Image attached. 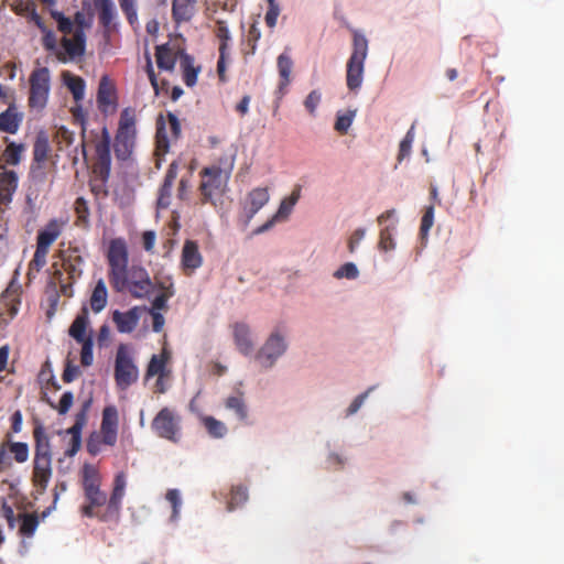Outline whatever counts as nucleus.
<instances>
[{
	"mask_svg": "<svg viewBox=\"0 0 564 564\" xmlns=\"http://www.w3.org/2000/svg\"><path fill=\"white\" fill-rule=\"evenodd\" d=\"M270 194L265 187L253 188L246 198L243 215L246 224H249L254 215L269 202Z\"/></svg>",
	"mask_w": 564,
	"mask_h": 564,
	"instance_id": "obj_14",
	"label": "nucleus"
},
{
	"mask_svg": "<svg viewBox=\"0 0 564 564\" xmlns=\"http://www.w3.org/2000/svg\"><path fill=\"white\" fill-rule=\"evenodd\" d=\"M42 399L43 401L48 403L51 408L56 409L58 413L62 415L66 414L69 411L74 402V395L70 391L63 393L57 405L48 398L47 393L45 392L43 393Z\"/></svg>",
	"mask_w": 564,
	"mask_h": 564,
	"instance_id": "obj_36",
	"label": "nucleus"
},
{
	"mask_svg": "<svg viewBox=\"0 0 564 564\" xmlns=\"http://www.w3.org/2000/svg\"><path fill=\"white\" fill-rule=\"evenodd\" d=\"M37 522L32 517H25L21 524V532L24 534H32L36 529Z\"/></svg>",
	"mask_w": 564,
	"mask_h": 564,
	"instance_id": "obj_64",
	"label": "nucleus"
},
{
	"mask_svg": "<svg viewBox=\"0 0 564 564\" xmlns=\"http://www.w3.org/2000/svg\"><path fill=\"white\" fill-rule=\"evenodd\" d=\"M147 311V306H134L126 312L116 310L112 312V322L119 333L130 334L137 328L142 315Z\"/></svg>",
	"mask_w": 564,
	"mask_h": 564,
	"instance_id": "obj_12",
	"label": "nucleus"
},
{
	"mask_svg": "<svg viewBox=\"0 0 564 564\" xmlns=\"http://www.w3.org/2000/svg\"><path fill=\"white\" fill-rule=\"evenodd\" d=\"M322 101V91L319 89L312 90L304 99V107L312 117H316L317 108Z\"/></svg>",
	"mask_w": 564,
	"mask_h": 564,
	"instance_id": "obj_42",
	"label": "nucleus"
},
{
	"mask_svg": "<svg viewBox=\"0 0 564 564\" xmlns=\"http://www.w3.org/2000/svg\"><path fill=\"white\" fill-rule=\"evenodd\" d=\"M226 48H227V44L224 41L219 47L220 56H219V61L217 64V72H218V76L221 82L226 80V57H227Z\"/></svg>",
	"mask_w": 564,
	"mask_h": 564,
	"instance_id": "obj_55",
	"label": "nucleus"
},
{
	"mask_svg": "<svg viewBox=\"0 0 564 564\" xmlns=\"http://www.w3.org/2000/svg\"><path fill=\"white\" fill-rule=\"evenodd\" d=\"M30 106L42 110L48 100L51 89V74L48 68L40 67L30 76Z\"/></svg>",
	"mask_w": 564,
	"mask_h": 564,
	"instance_id": "obj_7",
	"label": "nucleus"
},
{
	"mask_svg": "<svg viewBox=\"0 0 564 564\" xmlns=\"http://www.w3.org/2000/svg\"><path fill=\"white\" fill-rule=\"evenodd\" d=\"M70 436L69 447L66 449V455L74 456L80 448L82 435L80 434H68Z\"/></svg>",
	"mask_w": 564,
	"mask_h": 564,
	"instance_id": "obj_60",
	"label": "nucleus"
},
{
	"mask_svg": "<svg viewBox=\"0 0 564 564\" xmlns=\"http://www.w3.org/2000/svg\"><path fill=\"white\" fill-rule=\"evenodd\" d=\"M122 11L126 13L129 22L133 24L138 20L135 0H118Z\"/></svg>",
	"mask_w": 564,
	"mask_h": 564,
	"instance_id": "obj_51",
	"label": "nucleus"
},
{
	"mask_svg": "<svg viewBox=\"0 0 564 564\" xmlns=\"http://www.w3.org/2000/svg\"><path fill=\"white\" fill-rule=\"evenodd\" d=\"M10 452L18 463H25L29 458V447L25 443H11Z\"/></svg>",
	"mask_w": 564,
	"mask_h": 564,
	"instance_id": "obj_50",
	"label": "nucleus"
},
{
	"mask_svg": "<svg viewBox=\"0 0 564 564\" xmlns=\"http://www.w3.org/2000/svg\"><path fill=\"white\" fill-rule=\"evenodd\" d=\"M121 281L120 285L111 283L112 288L118 292L128 291L135 299L145 297L153 290V283L148 271L139 265L127 268L122 272Z\"/></svg>",
	"mask_w": 564,
	"mask_h": 564,
	"instance_id": "obj_4",
	"label": "nucleus"
},
{
	"mask_svg": "<svg viewBox=\"0 0 564 564\" xmlns=\"http://www.w3.org/2000/svg\"><path fill=\"white\" fill-rule=\"evenodd\" d=\"M182 267L187 274L193 273L195 270L200 268L203 263V257L199 252L198 246L192 240H186L182 250Z\"/></svg>",
	"mask_w": 564,
	"mask_h": 564,
	"instance_id": "obj_18",
	"label": "nucleus"
},
{
	"mask_svg": "<svg viewBox=\"0 0 564 564\" xmlns=\"http://www.w3.org/2000/svg\"><path fill=\"white\" fill-rule=\"evenodd\" d=\"M126 485H127V481H126L124 475L119 474L116 477L115 488H113V492H112V496L110 499V506L113 507L115 509H118V507L120 505V501L124 495Z\"/></svg>",
	"mask_w": 564,
	"mask_h": 564,
	"instance_id": "obj_41",
	"label": "nucleus"
},
{
	"mask_svg": "<svg viewBox=\"0 0 564 564\" xmlns=\"http://www.w3.org/2000/svg\"><path fill=\"white\" fill-rule=\"evenodd\" d=\"M87 408H88V403L85 405L84 410H82L80 412H78L76 414L75 424L65 431L66 434H80L82 435V430L87 422V417H86V409Z\"/></svg>",
	"mask_w": 564,
	"mask_h": 564,
	"instance_id": "obj_52",
	"label": "nucleus"
},
{
	"mask_svg": "<svg viewBox=\"0 0 564 564\" xmlns=\"http://www.w3.org/2000/svg\"><path fill=\"white\" fill-rule=\"evenodd\" d=\"M73 22L75 26L74 36H63L62 44L64 48L58 52V61L64 64L76 62L85 54V29L89 26V22L82 12H77L75 14V20Z\"/></svg>",
	"mask_w": 564,
	"mask_h": 564,
	"instance_id": "obj_3",
	"label": "nucleus"
},
{
	"mask_svg": "<svg viewBox=\"0 0 564 564\" xmlns=\"http://www.w3.org/2000/svg\"><path fill=\"white\" fill-rule=\"evenodd\" d=\"M110 142V134L108 130L104 128L100 135L96 138L97 162L95 166V173L104 181L108 178L111 169Z\"/></svg>",
	"mask_w": 564,
	"mask_h": 564,
	"instance_id": "obj_9",
	"label": "nucleus"
},
{
	"mask_svg": "<svg viewBox=\"0 0 564 564\" xmlns=\"http://www.w3.org/2000/svg\"><path fill=\"white\" fill-rule=\"evenodd\" d=\"M119 129L134 130V119L128 110L121 113Z\"/></svg>",
	"mask_w": 564,
	"mask_h": 564,
	"instance_id": "obj_63",
	"label": "nucleus"
},
{
	"mask_svg": "<svg viewBox=\"0 0 564 564\" xmlns=\"http://www.w3.org/2000/svg\"><path fill=\"white\" fill-rule=\"evenodd\" d=\"M196 0H173L172 13L174 20L180 23L188 21L195 12Z\"/></svg>",
	"mask_w": 564,
	"mask_h": 564,
	"instance_id": "obj_26",
	"label": "nucleus"
},
{
	"mask_svg": "<svg viewBox=\"0 0 564 564\" xmlns=\"http://www.w3.org/2000/svg\"><path fill=\"white\" fill-rule=\"evenodd\" d=\"M64 85L70 90L76 101H80L85 96V82L83 78L73 75L66 70L62 74Z\"/></svg>",
	"mask_w": 564,
	"mask_h": 564,
	"instance_id": "obj_29",
	"label": "nucleus"
},
{
	"mask_svg": "<svg viewBox=\"0 0 564 564\" xmlns=\"http://www.w3.org/2000/svg\"><path fill=\"white\" fill-rule=\"evenodd\" d=\"M50 151L48 142L45 138H37L34 144V160L36 162H43L46 160Z\"/></svg>",
	"mask_w": 564,
	"mask_h": 564,
	"instance_id": "obj_48",
	"label": "nucleus"
},
{
	"mask_svg": "<svg viewBox=\"0 0 564 564\" xmlns=\"http://www.w3.org/2000/svg\"><path fill=\"white\" fill-rule=\"evenodd\" d=\"M290 330L286 325L278 324L268 333L263 344L256 352L254 359L262 369H272L290 346Z\"/></svg>",
	"mask_w": 564,
	"mask_h": 564,
	"instance_id": "obj_2",
	"label": "nucleus"
},
{
	"mask_svg": "<svg viewBox=\"0 0 564 564\" xmlns=\"http://www.w3.org/2000/svg\"><path fill=\"white\" fill-rule=\"evenodd\" d=\"M10 7L12 10L21 15H26L29 12H31L34 8V0H9Z\"/></svg>",
	"mask_w": 564,
	"mask_h": 564,
	"instance_id": "obj_49",
	"label": "nucleus"
},
{
	"mask_svg": "<svg viewBox=\"0 0 564 564\" xmlns=\"http://www.w3.org/2000/svg\"><path fill=\"white\" fill-rule=\"evenodd\" d=\"M95 4L97 9L100 11V20L107 25L109 24L115 17V4L111 0H96Z\"/></svg>",
	"mask_w": 564,
	"mask_h": 564,
	"instance_id": "obj_40",
	"label": "nucleus"
},
{
	"mask_svg": "<svg viewBox=\"0 0 564 564\" xmlns=\"http://www.w3.org/2000/svg\"><path fill=\"white\" fill-rule=\"evenodd\" d=\"M48 251L37 248L34 252L33 259L29 264L28 275L31 276L33 272H39L46 264V257Z\"/></svg>",
	"mask_w": 564,
	"mask_h": 564,
	"instance_id": "obj_44",
	"label": "nucleus"
},
{
	"mask_svg": "<svg viewBox=\"0 0 564 564\" xmlns=\"http://www.w3.org/2000/svg\"><path fill=\"white\" fill-rule=\"evenodd\" d=\"M231 334L237 350L249 356L254 350V338L251 327L246 323H235L231 325Z\"/></svg>",
	"mask_w": 564,
	"mask_h": 564,
	"instance_id": "obj_13",
	"label": "nucleus"
},
{
	"mask_svg": "<svg viewBox=\"0 0 564 564\" xmlns=\"http://www.w3.org/2000/svg\"><path fill=\"white\" fill-rule=\"evenodd\" d=\"M43 33V46L47 50V51H52L55 53L56 55V58L58 59V52H61L64 47H63V44L61 43V45L58 46L57 44V39H56V35L55 33L47 29V30H44Z\"/></svg>",
	"mask_w": 564,
	"mask_h": 564,
	"instance_id": "obj_45",
	"label": "nucleus"
},
{
	"mask_svg": "<svg viewBox=\"0 0 564 564\" xmlns=\"http://www.w3.org/2000/svg\"><path fill=\"white\" fill-rule=\"evenodd\" d=\"M156 64L160 69L172 72L176 62L175 52L167 45H161L156 48Z\"/></svg>",
	"mask_w": 564,
	"mask_h": 564,
	"instance_id": "obj_31",
	"label": "nucleus"
},
{
	"mask_svg": "<svg viewBox=\"0 0 564 564\" xmlns=\"http://www.w3.org/2000/svg\"><path fill=\"white\" fill-rule=\"evenodd\" d=\"M234 169V158L229 156L218 165L205 167L202 172L200 193L205 203L214 206L223 204V196L227 191L228 181Z\"/></svg>",
	"mask_w": 564,
	"mask_h": 564,
	"instance_id": "obj_1",
	"label": "nucleus"
},
{
	"mask_svg": "<svg viewBox=\"0 0 564 564\" xmlns=\"http://www.w3.org/2000/svg\"><path fill=\"white\" fill-rule=\"evenodd\" d=\"M108 303V289L106 282L99 279L90 296V307L95 313H100Z\"/></svg>",
	"mask_w": 564,
	"mask_h": 564,
	"instance_id": "obj_27",
	"label": "nucleus"
},
{
	"mask_svg": "<svg viewBox=\"0 0 564 564\" xmlns=\"http://www.w3.org/2000/svg\"><path fill=\"white\" fill-rule=\"evenodd\" d=\"M66 221L63 219H53L46 224L45 227L39 231L36 247L48 251L50 247L61 236Z\"/></svg>",
	"mask_w": 564,
	"mask_h": 564,
	"instance_id": "obj_17",
	"label": "nucleus"
},
{
	"mask_svg": "<svg viewBox=\"0 0 564 564\" xmlns=\"http://www.w3.org/2000/svg\"><path fill=\"white\" fill-rule=\"evenodd\" d=\"M24 149L23 144H17L14 142L9 143L2 154L3 163L9 165L19 164Z\"/></svg>",
	"mask_w": 564,
	"mask_h": 564,
	"instance_id": "obj_35",
	"label": "nucleus"
},
{
	"mask_svg": "<svg viewBox=\"0 0 564 564\" xmlns=\"http://www.w3.org/2000/svg\"><path fill=\"white\" fill-rule=\"evenodd\" d=\"M23 115L18 111L15 106H9L7 110L0 113V132L14 134L20 128Z\"/></svg>",
	"mask_w": 564,
	"mask_h": 564,
	"instance_id": "obj_22",
	"label": "nucleus"
},
{
	"mask_svg": "<svg viewBox=\"0 0 564 564\" xmlns=\"http://www.w3.org/2000/svg\"><path fill=\"white\" fill-rule=\"evenodd\" d=\"M17 188V173L7 170L4 166H0V204L8 205L12 200V195Z\"/></svg>",
	"mask_w": 564,
	"mask_h": 564,
	"instance_id": "obj_19",
	"label": "nucleus"
},
{
	"mask_svg": "<svg viewBox=\"0 0 564 564\" xmlns=\"http://www.w3.org/2000/svg\"><path fill=\"white\" fill-rule=\"evenodd\" d=\"M156 236L154 231H145L142 236L143 248L148 252H152L155 246Z\"/></svg>",
	"mask_w": 564,
	"mask_h": 564,
	"instance_id": "obj_62",
	"label": "nucleus"
},
{
	"mask_svg": "<svg viewBox=\"0 0 564 564\" xmlns=\"http://www.w3.org/2000/svg\"><path fill=\"white\" fill-rule=\"evenodd\" d=\"M352 119L349 112L347 113H338L337 120L335 122V130L339 133H347L349 127L351 126Z\"/></svg>",
	"mask_w": 564,
	"mask_h": 564,
	"instance_id": "obj_53",
	"label": "nucleus"
},
{
	"mask_svg": "<svg viewBox=\"0 0 564 564\" xmlns=\"http://www.w3.org/2000/svg\"><path fill=\"white\" fill-rule=\"evenodd\" d=\"M100 478L97 468L94 465L85 464L83 467L84 487L99 485Z\"/></svg>",
	"mask_w": 564,
	"mask_h": 564,
	"instance_id": "obj_46",
	"label": "nucleus"
},
{
	"mask_svg": "<svg viewBox=\"0 0 564 564\" xmlns=\"http://www.w3.org/2000/svg\"><path fill=\"white\" fill-rule=\"evenodd\" d=\"M118 412L115 406H107L102 413L100 436L106 445H113L117 441Z\"/></svg>",
	"mask_w": 564,
	"mask_h": 564,
	"instance_id": "obj_15",
	"label": "nucleus"
},
{
	"mask_svg": "<svg viewBox=\"0 0 564 564\" xmlns=\"http://www.w3.org/2000/svg\"><path fill=\"white\" fill-rule=\"evenodd\" d=\"M19 311V301L14 291L7 289L0 297V323L8 324Z\"/></svg>",
	"mask_w": 564,
	"mask_h": 564,
	"instance_id": "obj_20",
	"label": "nucleus"
},
{
	"mask_svg": "<svg viewBox=\"0 0 564 564\" xmlns=\"http://www.w3.org/2000/svg\"><path fill=\"white\" fill-rule=\"evenodd\" d=\"M166 500L171 503L172 516L171 520H176L180 516V508L182 506V499L177 489H171L166 492Z\"/></svg>",
	"mask_w": 564,
	"mask_h": 564,
	"instance_id": "obj_47",
	"label": "nucleus"
},
{
	"mask_svg": "<svg viewBox=\"0 0 564 564\" xmlns=\"http://www.w3.org/2000/svg\"><path fill=\"white\" fill-rule=\"evenodd\" d=\"M53 475L52 459H34L32 481L40 494H44Z\"/></svg>",
	"mask_w": 564,
	"mask_h": 564,
	"instance_id": "obj_16",
	"label": "nucleus"
},
{
	"mask_svg": "<svg viewBox=\"0 0 564 564\" xmlns=\"http://www.w3.org/2000/svg\"><path fill=\"white\" fill-rule=\"evenodd\" d=\"M84 489L86 498L89 501V505L84 507V513L90 517L93 514L91 509L94 507L102 506L106 502L107 497L99 490V485L84 487Z\"/></svg>",
	"mask_w": 564,
	"mask_h": 564,
	"instance_id": "obj_33",
	"label": "nucleus"
},
{
	"mask_svg": "<svg viewBox=\"0 0 564 564\" xmlns=\"http://www.w3.org/2000/svg\"><path fill=\"white\" fill-rule=\"evenodd\" d=\"M147 312H149L152 316V329L155 333H160L165 324L164 316L162 315L161 312H156L155 310H148Z\"/></svg>",
	"mask_w": 564,
	"mask_h": 564,
	"instance_id": "obj_58",
	"label": "nucleus"
},
{
	"mask_svg": "<svg viewBox=\"0 0 564 564\" xmlns=\"http://www.w3.org/2000/svg\"><path fill=\"white\" fill-rule=\"evenodd\" d=\"M293 59L290 54L286 52L281 53L276 57V68L279 73V85H278V91L283 95L284 89L291 84L292 82V69H293Z\"/></svg>",
	"mask_w": 564,
	"mask_h": 564,
	"instance_id": "obj_21",
	"label": "nucleus"
},
{
	"mask_svg": "<svg viewBox=\"0 0 564 564\" xmlns=\"http://www.w3.org/2000/svg\"><path fill=\"white\" fill-rule=\"evenodd\" d=\"M139 378V369L133 361L131 349L127 345H120L117 349L115 361V379L121 390H126Z\"/></svg>",
	"mask_w": 564,
	"mask_h": 564,
	"instance_id": "obj_5",
	"label": "nucleus"
},
{
	"mask_svg": "<svg viewBox=\"0 0 564 564\" xmlns=\"http://www.w3.org/2000/svg\"><path fill=\"white\" fill-rule=\"evenodd\" d=\"M181 133V124L177 117L169 113L166 118L160 116L156 121V149L158 165L160 158L164 156L170 149V145L175 142Z\"/></svg>",
	"mask_w": 564,
	"mask_h": 564,
	"instance_id": "obj_6",
	"label": "nucleus"
},
{
	"mask_svg": "<svg viewBox=\"0 0 564 564\" xmlns=\"http://www.w3.org/2000/svg\"><path fill=\"white\" fill-rule=\"evenodd\" d=\"M204 424L209 434L214 437H223L227 433V427L220 421L212 416L204 417Z\"/></svg>",
	"mask_w": 564,
	"mask_h": 564,
	"instance_id": "obj_43",
	"label": "nucleus"
},
{
	"mask_svg": "<svg viewBox=\"0 0 564 564\" xmlns=\"http://www.w3.org/2000/svg\"><path fill=\"white\" fill-rule=\"evenodd\" d=\"M301 197V186L295 185L289 196L282 199L276 213L262 226L256 229V234H262L271 229L276 223L285 221Z\"/></svg>",
	"mask_w": 564,
	"mask_h": 564,
	"instance_id": "obj_11",
	"label": "nucleus"
},
{
	"mask_svg": "<svg viewBox=\"0 0 564 564\" xmlns=\"http://www.w3.org/2000/svg\"><path fill=\"white\" fill-rule=\"evenodd\" d=\"M80 344L83 345L82 354H80V361L84 366L88 367L93 364V360H94L93 339L83 341Z\"/></svg>",
	"mask_w": 564,
	"mask_h": 564,
	"instance_id": "obj_54",
	"label": "nucleus"
},
{
	"mask_svg": "<svg viewBox=\"0 0 564 564\" xmlns=\"http://www.w3.org/2000/svg\"><path fill=\"white\" fill-rule=\"evenodd\" d=\"M180 64L183 69L184 82L192 87L196 84L199 74V67L194 66V59L184 53L180 54Z\"/></svg>",
	"mask_w": 564,
	"mask_h": 564,
	"instance_id": "obj_30",
	"label": "nucleus"
},
{
	"mask_svg": "<svg viewBox=\"0 0 564 564\" xmlns=\"http://www.w3.org/2000/svg\"><path fill=\"white\" fill-rule=\"evenodd\" d=\"M248 499L247 489L243 487H237L232 490L231 501L229 503V509H232L235 506H238L245 502Z\"/></svg>",
	"mask_w": 564,
	"mask_h": 564,
	"instance_id": "obj_56",
	"label": "nucleus"
},
{
	"mask_svg": "<svg viewBox=\"0 0 564 564\" xmlns=\"http://www.w3.org/2000/svg\"><path fill=\"white\" fill-rule=\"evenodd\" d=\"M280 11V7H268V11L264 15V21L269 28H275Z\"/></svg>",
	"mask_w": 564,
	"mask_h": 564,
	"instance_id": "obj_59",
	"label": "nucleus"
},
{
	"mask_svg": "<svg viewBox=\"0 0 564 564\" xmlns=\"http://www.w3.org/2000/svg\"><path fill=\"white\" fill-rule=\"evenodd\" d=\"M176 176H177V164H176V162H173L170 165L169 171L166 173L164 185H163V192H165L169 188H171V186H172L173 182L175 181Z\"/></svg>",
	"mask_w": 564,
	"mask_h": 564,
	"instance_id": "obj_61",
	"label": "nucleus"
},
{
	"mask_svg": "<svg viewBox=\"0 0 564 564\" xmlns=\"http://www.w3.org/2000/svg\"><path fill=\"white\" fill-rule=\"evenodd\" d=\"M83 265L84 259L78 248H70L63 256V267L68 269L72 274H79Z\"/></svg>",
	"mask_w": 564,
	"mask_h": 564,
	"instance_id": "obj_34",
	"label": "nucleus"
},
{
	"mask_svg": "<svg viewBox=\"0 0 564 564\" xmlns=\"http://www.w3.org/2000/svg\"><path fill=\"white\" fill-rule=\"evenodd\" d=\"M110 265V282L120 285L122 272L128 268V250L123 240L115 239L110 242L108 250Z\"/></svg>",
	"mask_w": 564,
	"mask_h": 564,
	"instance_id": "obj_8",
	"label": "nucleus"
},
{
	"mask_svg": "<svg viewBox=\"0 0 564 564\" xmlns=\"http://www.w3.org/2000/svg\"><path fill=\"white\" fill-rule=\"evenodd\" d=\"M35 455L34 459H52L50 438L42 426L34 430Z\"/></svg>",
	"mask_w": 564,
	"mask_h": 564,
	"instance_id": "obj_25",
	"label": "nucleus"
},
{
	"mask_svg": "<svg viewBox=\"0 0 564 564\" xmlns=\"http://www.w3.org/2000/svg\"><path fill=\"white\" fill-rule=\"evenodd\" d=\"M171 359V351L164 346L160 355H153L148 366L149 377L158 376L159 382L167 375L166 364Z\"/></svg>",
	"mask_w": 564,
	"mask_h": 564,
	"instance_id": "obj_23",
	"label": "nucleus"
},
{
	"mask_svg": "<svg viewBox=\"0 0 564 564\" xmlns=\"http://www.w3.org/2000/svg\"><path fill=\"white\" fill-rule=\"evenodd\" d=\"M174 295L173 285L162 286L161 293L155 296L152 302V306L149 310H155L156 312H161L167 308V301L170 297Z\"/></svg>",
	"mask_w": 564,
	"mask_h": 564,
	"instance_id": "obj_39",
	"label": "nucleus"
},
{
	"mask_svg": "<svg viewBox=\"0 0 564 564\" xmlns=\"http://www.w3.org/2000/svg\"><path fill=\"white\" fill-rule=\"evenodd\" d=\"M336 280L352 279V262H346L333 272Z\"/></svg>",
	"mask_w": 564,
	"mask_h": 564,
	"instance_id": "obj_57",
	"label": "nucleus"
},
{
	"mask_svg": "<svg viewBox=\"0 0 564 564\" xmlns=\"http://www.w3.org/2000/svg\"><path fill=\"white\" fill-rule=\"evenodd\" d=\"M51 15L55 20L58 31L63 33V36H69V34L74 35L75 26L69 18L56 10H52Z\"/></svg>",
	"mask_w": 564,
	"mask_h": 564,
	"instance_id": "obj_38",
	"label": "nucleus"
},
{
	"mask_svg": "<svg viewBox=\"0 0 564 564\" xmlns=\"http://www.w3.org/2000/svg\"><path fill=\"white\" fill-rule=\"evenodd\" d=\"M89 324L88 310L84 307L82 313L75 318L73 324L69 327V335L76 339L78 343H83L86 340H91L90 336H86L85 332Z\"/></svg>",
	"mask_w": 564,
	"mask_h": 564,
	"instance_id": "obj_24",
	"label": "nucleus"
},
{
	"mask_svg": "<svg viewBox=\"0 0 564 564\" xmlns=\"http://www.w3.org/2000/svg\"><path fill=\"white\" fill-rule=\"evenodd\" d=\"M115 88L108 77L104 76L99 83L97 100L102 111L113 106Z\"/></svg>",
	"mask_w": 564,
	"mask_h": 564,
	"instance_id": "obj_28",
	"label": "nucleus"
},
{
	"mask_svg": "<svg viewBox=\"0 0 564 564\" xmlns=\"http://www.w3.org/2000/svg\"><path fill=\"white\" fill-rule=\"evenodd\" d=\"M134 130L118 129L116 137V152L118 156L124 158L130 153L133 144Z\"/></svg>",
	"mask_w": 564,
	"mask_h": 564,
	"instance_id": "obj_32",
	"label": "nucleus"
},
{
	"mask_svg": "<svg viewBox=\"0 0 564 564\" xmlns=\"http://www.w3.org/2000/svg\"><path fill=\"white\" fill-rule=\"evenodd\" d=\"M178 417L170 409L161 410L153 420V429L159 436L177 442L180 438Z\"/></svg>",
	"mask_w": 564,
	"mask_h": 564,
	"instance_id": "obj_10",
	"label": "nucleus"
},
{
	"mask_svg": "<svg viewBox=\"0 0 564 564\" xmlns=\"http://www.w3.org/2000/svg\"><path fill=\"white\" fill-rule=\"evenodd\" d=\"M227 410L232 411L236 419L242 421L247 417V409L241 397H229L225 401Z\"/></svg>",
	"mask_w": 564,
	"mask_h": 564,
	"instance_id": "obj_37",
	"label": "nucleus"
}]
</instances>
